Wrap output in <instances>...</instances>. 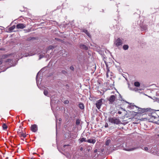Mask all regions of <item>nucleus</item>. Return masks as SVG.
Masks as SVG:
<instances>
[{
  "mask_svg": "<svg viewBox=\"0 0 159 159\" xmlns=\"http://www.w3.org/2000/svg\"><path fill=\"white\" fill-rule=\"evenodd\" d=\"M31 159H34L33 158H31Z\"/></svg>",
  "mask_w": 159,
  "mask_h": 159,
  "instance_id": "nucleus-44",
  "label": "nucleus"
},
{
  "mask_svg": "<svg viewBox=\"0 0 159 159\" xmlns=\"http://www.w3.org/2000/svg\"><path fill=\"white\" fill-rule=\"evenodd\" d=\"M96 142L95 139H90L88 140L87 142L93 144L94 143Z\"/></svg>",
  "mask_w": 159,
  "mask_h": 159,
  "instance_id": "nucleus-13",
  "label": "nucleus"
},
{
  "mask_svg": "<svg viewBox=\"0 0 159 159\" xmlns=\"http://www.w3.org/2000/svg\"><path fill=\"white\" fill-rule=\"evenodd\" d=\"M30 129L32 132H35L38 130L37 126L35 124L32 125L30 127Z\"/></svg>",
  "mask_w": 159,
  "mask_h": 159,
  "instance_id": "nucleus-5",
  "label": "nucleus"
},
{
  "mask_svg": "<svg viewBox=\"0 0 159 159\" xmlns=\"http://www.w3.org/2000/svg\"><path fill=\"white\" fill-rule=\"evenodd\" d=\"M70 68L71 70H74V67H73V66H70Z\"/></svg>",
  "mask_w": 159,
  "mask_h": 159,
  "instance_id": "nucleus-33",
  "label": "nucleus"
},
{
  "mask_svg": "<svg viewBox=\"0 0 159 159\" xmlns=\"http://www.w3.org/2000/svg\"><path fill=\"white\" fill-rule=\"evenodd\" d=\"M44 94L45 95H47L48 94V92L47 90H44Z\"/></svg>",
  "mask_w": 159,
  "mask_h": 159,
  "instance_id": "nucleus-28",
  "label": "nucleus"
},
{
  "mask_svg": "<svg viewBox=\"0 0 159 159\" xmlns=\"http://www.w3.org/2000/svg\"><path fill=\"white\" fill-rule=\"evenodd\" d=\"M129 48V46L127 45H124L123 46V48L125 50H127Z\"/></svg>",
  "mask_w": 159,
  "mask_h": 159,
  "instance_id": "nucleus-23",
  "label": "nucleus"
},
{
  "mask_svg": "<svg viewBox=\"0 0 159 159\" xmlns=\"http://www.w3.org/2000/svg\"><path fill=\"white\" fill-rule=\"evenodd\" d=\"M145 151H147L148 150V148L147 147H145L144 148V149Z\"/></svg>",
  "mask_w": 159,
  "mask_h": 159,
  "instance_id": "nucleus-31",
  "label": "nucleus"
},
{
  "mask_svg": "<svg viewBox=\"0 0 159 159\" xmlns=\"http://www.w3.org/2000/svg\"><path fill=\"white\" fill-rule=\"evenodd\" d=\"M83 148L82 147H81L80 148V150L81 151H82L83 150Z\"/></svg>",
  "mask_w": 159,
  "mask_h": 159,
  "instance_id": "nucleus-38",
  "label": "nucleus"
},
{
  "mask_svg": "<svg viewBox=\"0 0 159 159\" xmlns=\"http://www.w3.org/2000/svg\"><path fill=\"white\" fill-rule=\"evenodd\" d=\"M134 85L135 86L138 87L140 86V84L139 82L136 81L134 83Z\"/></svg>",
  "mask_w": 159,
  "mask_h": 159,
  "instance_id": "nucleus-20",
  "label": "nucleus"
},
{
  "mask_svg": "<svg viewBox=\"0 0 159 159\" xmlns=\"http://www.w3.org/2000/svg\"><path fill=\"white\" fill-rule=\"evenodd\" d=\"M11 61H12V59H8L5 61V62H11Z\"/></svg>",
  "mask_w": 159,
  "mask_h": 159,
  "instance_id": "nucleus-27",
  "label": "nucleus"
},
{
  "mask_svg": "<svg viewBox=\"0 0 159 159\" xmlns=\"http://www.w3.org/2000/svg\"><path fill=\"white\" fill-rule=\"evenodd\" d=\"M19 136L21 138V139L24 140L22 138H25L26 136V134L25 133H24L23 132H22L21 133L19 132V134H18Z\"/></svg>",
  "mask_w": 159,
  "mask_h": 159,
  "instance_id": "nucleus-9",
  "label": "nucleus"
},
{
  "mask_svg": "<svg viewBox=\"0 0 159 159\" xmlns=\"http://www.w3.org/2000/svg\"><path fill=\"white\" fill-rule=\"evenodd\" d=\"M0 50H4L2 48H0Z\"/></svg>",
  "mask_w": 159,
  "mask_h": 159,
  "instance_id": "nucleus-43",
  "label": "nucleus"
},
{
  "mask_svg": "<svg viewBox=\"0 0 159 159\" xmlns=\"http://www.w3.org/2000/svg\"><path fill=\"white\" fill-rule=\"evenodd\" d=\"M90 149H89H89H87V150H88V152L89 151H90Z\"/></svg>",
  "mask_w": 159,
  "mask_h": 159,
  "instance_id": "nucleus-42",
  "label": "nucleus"
},
{
  "mask_svg": "<svg viewBox=\"0 0 159 159\" xmlns=\"http://www.w3.org/2000/svg\"><path fill=\"white\" fill-rule=\"evenodd\" d=\"M56 47L54 45H51L48 47V50H49L51 49H53L54 48Z\"/></svg>",
  "mask_w": 159,
  "mask_h": 159,
  "instance_id": "nucleus-18",
  "label": "nucleus"
},
{
  "mask_svg": "<svg viewBox=\"0 0 159 159\" xmlns=\"http://www.w3.org/2000/svg\"><path fill=\"white\" fill-rule=\"evenodd\" d=\"M139 147H134L132 148H127L125 149V150L128 151H133L134 150L138 149L139 148Z\"/></svg>",
  "mask_w": 159,
  "mask_h": 159,
  "instance_id": "nucleus-11",
  "label": "nucleus"
},
{
  "mask_svg": "<svg viewBox=\"0 0 159 159\" xmlns=\"http://www.w3.org/2000/svg\"><path fill=\"white\" fill-rule=\"evenodd\" d=\"M69 102L68 100L65 101L64 102V103L65 104H68Z\"/></svg>",
  "mask_w": 159,
  "mask_h": 159,
  "instance_id": "nucleus-32",
  "label": "nucleus"
},
{
  "mask_svg": "<svg viewBox=\"0 0 159 159\" xmlns=\"http://www.w3.org/2000/svg\"><path fill=\"white\" fill-rule=\"evenodd\" d=\"M109 122L115 124H118L120 122L119 120L115 117L110 118L108 119Z\"/></svg>",
  "mask_w": 159,
  "mask_h": 159,
  "instance_id": "nucleus-2",
  "label": "nucleus"
},
{
  "mask_svg": "<svg viewBox=\"0 0 159 159\" xmlns=\"http://www.w3.org/2000/svg\"><path fill=\"white\" fill-rule=\"evenodd\" d=\"M97 149H95L94 151V152H97Z\"/></svg>",
  "mask_w": 159,
  "mask_h": 159,
  "instance_id": "nucleus-39",
  "label": "nucleus"
},
{
  "mask_svg": "<svg viewBox=\"0 0 159 159\" xmlns=\"http://www.w3.org/2000/svg\"><path fill=\"white\" fill-rule=\"evenodd\" d=\"M79 107L81 109H84V106L82 103H79Z\"/></svg>",
  "mask_w": 159,
  "mask_h": 159,
  "instance_id": "nucleus-16",
  "label": "nucleus"
},
{
  "mask_svg": "<svg viewBox=\"0 0 159 159\" xmlns=\"http://www.w3.org/2000/svg\"><path fill=\"white\" fill-rule=\"evenodd\" d=\"M147 111V109L139 108L138 111L137 112L139 113H142Z\"/></svg>",
  "mask_w": 159,
  "mask_h": 159,
  "instance_id": "nucleus-12",
  "label": "nucleus"
},
{
  "mask_svg": "<svg viewBox=\"0 0 159 159\" xmlns=\"http://www.w3.org/2000/svg\"><path fill=\"white\" fill-rule=\"evenodd\" d=\"M79 140H80V143H82L83 142H87L86 138H82L80 139Z\"/></svg>",
  "mask_w": 159,
  "mask_h": 159,
  "instance_id": "nucleus-17",
  "label": "nucleus"
},
{
  "mask_svg": "<svg viewBox=\"0 0 159 159\" xmlns=\"http://www.w3.org/2000/svg\"><path fill=\"white\" fill-rule=\"evenodd\" d=\"M109 75H111V72H110L109 68L108 67V66H107V73L106 74V76L107 78L109 77Z\"/></svg>",
  "mask_w": 159,
  "mask_h": 159,
  "instance_id": "nucleus-10",
  "label": "nucleus"
},
{
  "mask_svg": "<svg viewBox=\"0 0 159 159\" xmlns=\"http://www.w3.org/2000/svg\"><path fill=\"white\" fill-rule=\"evenodd\" d=\"M26 25L23 24H19L16 25V27L18 29H23L25 28Z\"/></svg>",
  "mask_w": 159,
  "mask_h": 159,
  "instance_id": "nucleus-6",
  "label": "nucleus"
},
{
  "mask_svg": "<svg viewBox=\"0 0 159 159\" xmlns=\"http://www.w3.org/2000/svg\"><path fill=\"white\" fill-rule=\"evenodd\" d=\"M66 145H63V148H66Z\"/></svg>",
  "mask_w": 159,
  "mask_h": 159,
  "instance_id": "nucleus-40",
  "label": "nucleus"
},
{
  "mask_svg": "<svg viewBox=\"0 0 159 159\" xmlns=\"http://www.w3.org/2000/svg\"><path fill=\"white\" fill-rule=\"evenodd\" d=\"M80 47L81 49L87 50L88 49V48L86 45L84 44H81L80 46Z\"/></svg>",
  "mask_w": 159,
  "mask_h": 159,
  "instance_id": "nucleus-14",
  "label": "nucleus"
},
{
  "mask_svg": "<svg viewBox=\"0 0 159 159\" xmlns=\"http://www.w3.org/2000/svg\"><path fill=\"white\" fill-rule=\"evenodd\" d=\"M44 57V55L43 54H40L39 55V59H40L42 58L43 57Z\"/></svg>",
  "mask_w": 159,
  "mask_h": 159,
  "instance_id": "nucleus-29",
  "label": "nucleus"
},
{
  "mask_svg": "<svg viewBox=\"0 0 159 159\" xmlns=\"http://www.w3.org/2000/svg\"><path fill=\"white\" fill-rule=\"evenodd\" d=\"M111 141L110 139H108L107 140L106 142V145L107 146L109 145V143H110Z\"/></svg>",
  "mask_w": 159,
  "mask_h": 159,
  "instance_id": "nucleus-25",
  "label": "nucleus"
},
{
  "mask_svg": "<svg viewBox=\"0 0 159 159\" xmlns=\"http://www.w3.org/2000/svg\"><path fill=\"white\" fill-rule=\"evenodd\" d=\"M62 73H66V71L65 70H62Z\"/></svg>",
  "mask_w": 159,
  "mask_h": 159,
  "instance_id": "nucleus-37",
  "label": "nucleus"
},
{
  "mask_svg": "<svg viewBox=\"0 0 159 159\" xmlns=\"http://www.w3.org/2000/svg\"><path fill=\"white\" fill-rule=\"evenodd\" d=\"M122 113V112L120 111H118V114H121Z\"/></svg>",
  "mask_w": 159,
  "mask_h": 159,
  "instance_id": "nucleus-35",
  "label": "nucleus"
},
{
  "mask_svg": "<svg viewBox=\"0 0 159 159\" xmlns=\"http://www.w3.org/2000/svg\"><path fill=\"white\" fill-rule=\"evenodd\" d=\"M80 123V120L79 119H77L76 121V125H79Z\"/></svg>",
  "mask_w": 159,
  "mask_h": 159,
  "instance_id": "nucleus-24",
  "label": "nucleus"
},
{
  "mask_svg": "<svg viewBox=\"0 0 159 159\" xmlns=\"http://www.w3.org/2000/svg\"><path fill=\"white\" fill-rule=\"evenodd\" d=\"M3 62V61L2 60L0 59V65H1L2 64V63Z\"/></svg>",
  "mask_w": 159,
  "mask_h": 159,
  "instance_id": "nucleus-34",
  "label": "nucleus"
},
{
  "mask_svg": "<svg viewBox=\"0 0 159 159\" xmlns=\"http://www.w3.org/2000/svg\"><path fill=\"white\" fill-rule=\"evenodd\" d=\"M2 127L3 129L5 130L7 128V126L5 123L3 124L2 125Z\"/></svg>",
  "mask_w": 159,
  "mask_h": 159,
  "instance_id": "nucleus-21",
  "label": "nucleus"
},
{
  "mask_svg": "<svg viewBox=\"0 0 159 159\" xmlns=\"http://www.w3.org/2000/svg\"><path fill=\"white\" fill-rule=\"evenodd\" d=\"M83 32L85 33L89 37H91V35L87 30L84 29L83 30Z\"/></svg>",
  "mask_w": 159,
  "mask_h": 159,
  "instance_id": "nucleus-15",
  "label": "nucleus"
},
{
  "mask_svg": "<svg viewBox=\"0 0 159 159\" xmlns=\"http://www.w3.org/2000/svg\"><path fill=\"white\" fill-rule=\"evenodd\" d=\"M108 126V125L107 123L105 125V127H107Z\"/></svg>",
  "mask_w": 159,
  "mask_h": 159,
  "instance_id": "nucleus-36",
  "label": "nucleus"
},
{
  "mask_svg": "<svg viewBox=\"0 0 159 159\" xmlns=\"http://www.w3.org/2000/svg\"><path fill=\"white\" fill-rule=\"evenodd\" d=\"M11 55H12V54H11V53L9 54H3V55H1L0 56V59L2 60L3 59H5V58L9 57V56H11Z\"/></svg>",
  "mask_w": 159,
  "mask_h": 159,
  "instance_id": "nucleus-7",
  "label": "nucleus"
},
{
  "mask_svg": "<svg viewBox=\"0 0 159 159\" xmlns=\"http://www.w3.org/2000/svg\"><path fill=\"white\" fill-rule=\"evenodd\" d=\"M23 132V130L22 129H18V130L17 132V133L18 134H19V132L20 133H22Z\"/></svg>",
  "mask_w": 159,
  "mask_h": 159,
  "instance_id": "nucleus-26",
  "label": "nucleus"
},
{
  "mask_svg": "<svg viewBox=\"0 0 159 159\" xmlns=\"http://www.w3.org/2000/svg\"><path fill=\"white\" fill-rule=\"evenodd\" d=\"M132 103H131L129 106V107L131 109H133L134 107H136V108H137V107L135 105H133L132 104Z\"/></svg>",
  "mask_w": 159,
  "mask_h": 159,
  "instance_id": "nucleus-19",
  "label": "nucleus"
},
{
  "mask_svg": "<svg viewBox=\"0 0 159 159\" xmlns=\"http://www.w3.org/2000/svg\"><path fill=\"white\" fill-rule=\"evenodd\" d=\"M66 146H70L69 144H66Z\"/></svg>",
  "mask_w": 159,
  "mask_h": 159,
  "instance_id": "nucleus-41",
  "label": "nucleus"
},
{
  "mask_svg": "<svg viewBox=\"0 0 159 159\" xmlns=\"http://www.w3.org/2000/svg\"><path fill=\"white\" fill-rule=\"evenodd\" d=\"M102 99H101L97 101L96 103V105L97 108L98 109H99L101 108V107L102 104Z\"/></svg>",
  "mask_w": 159,
  "mask_h": 159,
  "instance_id": "nucleus-3",
  "label": "nucleus"
},
{
  "mask_svg": "<svg viewBox=\"0 0 159 159\" xmlns=\"http://www.w3.org/2000/svg\"><path fill=\"white\" fill-rule=\"evenodd\" d=\"M16 26L15 25H13L11 27H10L9 29V31H10L11 32L15 28Z\"/></svg>",
  "mask_w": 159,
  "mask_h": 159,
  "instance_id": "nucleus-22",
  "label": "nucleus"
},
{
  "mask_svg": "<svg viewBox=\"0 0 159 159\" xmlns=\"http://www.w3.org/2000/svg\"><path fill=\"white\" fill-rule=\"evenodd\" d=\"M24 30L25 31V32H29L30 31V30L29 29H28L27 30H25V29Z\"/></svg>",
  "mask_w": 159,
  "mask_h": 159,
  "instance_id": "nucleus-30",
  "label": "nucleus"
},
{
  "mask_svg": "<svg viewBox=\"0 0 159 159\" xmlns=\"http://www.w3.org/2000/svg\"><path fill=\"white\" fill-rule=\"evenodd\" d=\"M116 46H118L121 45L122 44L121 40L119 38H118L116 41L115 43Z\"/></svg>",
  "mask_w": 159,
  "mask_h": 159,
  "instance_id": "nucleus-8",
  "label": "nucleus"
},
{
  "mask_svg": "<svg viewBox=\"0 0 159 159\" xmlns=\"http://www.w3.org/2000/svg\"><path fill=\"white\" fill-rule=\"evenodd\" d=\"M116 96L114 95H111L109 98L108 100L109 101V103L112 104L115 100Z\"/></svg>",
  "mask_w": 159,
  "mask_h": 159,
  "instance_id": "nucleus-4",
  "label": "nucleus"
},
{
  "mask_svg": "<svg viewBox=\"0 0 159 159\" xmlns=\"http://www.w3.org/2000/svg\"><path fill=\"white\" fill-rule=\"evenodd\" d=\"M148 120L150 122L159 125V116L155 112H152L148 115Z\"/></svg>",
  "mask_w": 159,
  "mask_h": 159,
  "instance_id": "nucleus-1",
  "label": "nucleus"
}]
</instances>
